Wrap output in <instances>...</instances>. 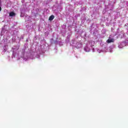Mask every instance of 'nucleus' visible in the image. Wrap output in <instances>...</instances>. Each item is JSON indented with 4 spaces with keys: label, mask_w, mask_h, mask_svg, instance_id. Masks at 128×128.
<instances>
[{
    "label": "nucleus",
    "mask_w": 128,
    "mask_h": 128,
    "mask_svg": "<svg viewBox=\"0 0 128 128\" xmlns=\"http://www.w3.org/2000/svg\"><path fill=\"white\" fill-rule=\"evenodd\" d=\"M2 10V7L0 6V12Z\"/></svg>",
    "instance_id": "4"
},
{
    "label": "nucleus",
    "mask_w": 128,
    "mask_h": 128,
    "mask_svg": "<svg viewBox=\"0 0 128 128\" xmlns=\"http://www.w3.org/2000/svg\"><path fill=\"white\" fill-rule=\"evenodd\" d=\"M114 42V39L112 38V39H108L106 40L107 44H110V42Z\"/></svg>",
    "instance_id": "1"
},
{
    "label": "nucleus",
    "mask_w": 128,
    "mask_h": 128,
    "mask_svg": "<svg viewBox=\"0 0 128 128\" xmlns=\"http://www.w3.org/2000/svg\"><path fill=\"white\" fill-rule=\"evenodd\" d=\"M54 18V15H52L50 16L48 20H52Z\"/></svg>",
    "instance_id": "3"
},
{
    "label": "nucleus",
    "mask_w": 128,
    "mask_h": 128,
    "mask_svg": "<svg viewBox=\"0 0 128 128\" xmlns=\"http://www.w3.org/2000/svg\"><path fill=\"white\" fill-rule=\"evenodd\" d=\"M10 16H16V13L14 12H12L9 14Z\"/></svg>",
    "instance_id": "2"
}]
</instances>
